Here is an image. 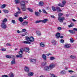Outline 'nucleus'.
I'll return each instance as SVG.
<instances>
[{
  "label": "nucleus",
  "mask_w": 77,
  "mask_h": 77,
  "mask_svg": "<svg viewBox=\"0 0 77 77\" xmlns=\"http://www.w3.org/2000/svg\"><path fill=\"white\" fill-rule=\"evenodd\" d=\"M42 58L44 60H46V59H47V57H46V55L43 54L42 55Z\"/></svg>",
  "instance_id": "obj_18"
},
{
  "label": "nucleus",
  "mask_w": 77,
  "mask_h": 77,
  "mask_svg": "<svg viewBox=\"0 0 77 77\" xmlns=\"http://www.w3.org/2000/svg\"><path fill=\"white\" fill-rule=\"evenodd\" d=\"M41 20H37L35 21V23H41Z\"/></svg>",
  "instance_id": "obj_46"
},
{
  "label": "nucleus",
  "mask_w": 77,
  "mask_h": 77,
  "mask_svg": "<svg viewBox=\"0 0 77 77\" xmlns=\"http://www.w3.org/2000/svg\"><path fill=\"white\" fill-rule=\"evenodd\" d=\"M29 50H30V49H29V48H24V49L21 48L20 49V51L18 53L19 54L21 55L23 54V52H24V51H26L27 52H28Z\"/></svg>",
  "instance_id": "obj_3"
},
{
  "label": "nucleus",
  "mask_w": 77,
  "mask_h": 77,
  "mask_svg": "<svg viewBox=\"0 0 77 77\" xmlns=\"http://www.w3.org/2000/svg\"><path fill=\"white\" fill-rule=\"evenodd\" d=\"M26 30L25 29H23L21 31V33H23V32H26Z\"/></svg>",
  "instance_id": "obj_39"
},
{
  "label": "nucleus",
  "mask_w": 77,
  "mask_h": 77,
  "mask_svg": "<svg viewBox=\"0 0 77 77\" xmlns=\"http://www.w3.org/2000/svg\"><path fill=\"white\" fill-rule=\"evenodd\" d=\"M72 21H74V22H75V21H77V20H75L74 19H72Z\"/></svg>",
  "instance_id": "obj_58"
},
{
  "label": "nucleus",
  "mask_w": 77,
  "mask_h": 77,
  "mask_svg": "<svg viewBox=\"0 0 77 77\" xmlns=\"http://www.w3.org/2000/svg\"><path fill=\"white\" fill-rule=\"evenodd\" d=\"M37 34L38 36H40L41 34V32L40 31H37Z\"/></svg>",
  "instance_id": "obj_29"
},
{
  "label": "nucleus",
  "mask_w": 77,
  "mask_h": 77,
  "mask_svg": "<svg viewBox=\"0 0 77 77\" xmlns=\"http://www.w3.org/2000/svg\"><path fill=\"white\" fill-rule=\"evenodd\" d=\"M5 7H6V5L3 4L1 7V8L2 9H3V8H5Z\"/></svg>",
  "instance_id": "obj_28"
},
{
  "label": "nucleus",
  "mask_w": 77,
  "mask_h": 77,
  "mask_svg": "<svg viewBox=\"0 0 77 77\" xmlns=\"http://www.w3.org/2000/svg\"><path fill=\"white\" fill-rule=\"evenodd\" d=\"M39 12H42V11L41 10H39Z\"/></svg>",
  "instance_id": "obj_64"
},
{
  "label": "nucleus",
  "mask_w": 77,
  "mask_h": 77,
  "mask_svg": "<svg viewBox=\"0 0 77 77\" xmlns=\"http://www.w3.org/2000/svg\"><path fill=\"white\" fill-rule=\"evenodd\" d=\"M7 46H11V44H10L9 43H8L6 45Z\"/></svg>",
  "instance_id": "obj_52"
},
{
  "label": "nucleus",
  "mask_w": 77,
  "mask_h": 77,
  "mask_svg": "<svg viewBox=\"0 0 77 77\" xmlns=\"http://www.w3.org/2000/svg\"><path fill=\"white\" fill-rule=\"evenodd\" d=\"M26 18H27V17L26 16H25L23 17V19H26Z\"/></svg>",
  "instance_id": "obj_61"
},
{
  "label": "nucleus",
  "mask_w": 77,
  "mask_h": 77,
  "mask_svg": "<svg viewBox=\"0 0 77 77\" xmlns=\"http://www.w3.org/2000/svg\"><path fill=\"white\" fill-rule=\"evenodd\" d=\"M70 41L71 43H72L74 42V40H73V39H72V38H71L70 40Z\"/></svg>",
  "instance_id": "obj_43"
},
{
  "label": "nucleus",
  "mask_w": 77,
  "mask_h": 77,
  "mask_svg": "<svg viewBox=\"0 0 77 77\" xmlns=\"http://www.w3.org/2000/svg\"><path fill=\"white\" fill-rule=\"evenodd\" d=\"M74 23H72L70 25H68L69 27H73L74 26Z\"/></svg>",
  "instance_id": "obj_25"
},
{
  "label": "nucleus",
  "mask_w": 77,
  "mask_h": 77,
  "mask_svg": "<svg viewBox=\"0 0 77 77\" xmlns=\"http://www.w3.org/2000/svg\"><path fill=\"white\" fill-rule=\"evenodd\" d=\"M60 33L58 32L56 34V38L58 39V38H60Z\"/></svg>",
  "instance_id": "obj_11"
},
{
  "label": "nucleus",
  "mask_w": 77,
  "mask_h": 77,
  "mask_svg": "<svg viewBox=\"0 0 77 77\" xmlns=\"http://www.w3.org/2000/svg\"><path fill=\"white\" fill-rule=\"evenodd\" d=\"M58 5L59 6H60V7H63V5L61 3L58 4Z\"/></svg>",
  "instance_id": "obj_40"
},
{
  "label": "nucleus",
  "mask_w": 77,
  "mask_h": 77,
  "mask_svg": "<svg viewBox=\"0 0 77 77\" xmlns=\"http://www.w3.org/2000/svg\"><path fill=\"white\" fill-rule=\"evenodd\" d=\"M1 50L3 51H6V48H3L1 49Z\"/></svg>",
  "instance_id": "obj_41"
},
{
  "label": "nucleus",
  "mask_w": 77,
  "mask_h": 77,
  "mask_svg": "<svg viewBox=\"0 0 77 77\" xmlns=\"http://www.w3.org/2000/svg\"><path fill=\"white\" fill-rule=\"evenodd\" d=\"M7 21V19L6 18H5L3 20H2V23H5Z\"/></svg>",
  "instance_id": "obj_35"
},
{
  "label": "nucleus",
  "mask_w": 77,
  "mask_h": 77,
  "mask_svg": "<svg viewBox=\"0 0 77 77\" xmlns=\"http://www.w3.org/2000/svg\"><path fill=\"white\" fill-rule=\"evenodd\" d=\"M47 56H50V55H51V54L50 53L48 54H46Z\"/></svg>",
  "instance_id": "obj_62"
},
{
  "label": "nucleus",
  "mask_w": 77,
  "mask_h": 77,
  "mask_svg": "<svg viewBox=\"0 0 77 77\" xmlns=\"http://www.w3.org/2000/svg\"><path fill=\"white\" fill-rule=\"evenodd\" d=\"M29 24V22L27 21H25L22 23V26H27Z\"/></svg>",
  "instance_id": "obj_8"
},
{
  "label": "nucleus",
  "mask_w": 77,
  "mask_h": 77,
  "mask_svg": "<svg viewBox=\"0 0 77 77\" xmlns=\"http://www.w3.org/2000/svg\"><path fill=\"white\" fill-rule=\"evenodd\" d=\"M51 17H52V18H55V17L54 16V15H51Z\"/></svg>",
  "instance_id": "obj_63"
},
{
  "label": "nucleus",
  "mask_w": 77,
  "mask_h": 77,
  "mask_svg": "<svg viewBox=\"0 0 77 77\" xmlns=\"http://www.w3.org/2000/svg\"><path fill=\"white\" fill-rule=\"evenodd\" d=\"M55 59V58L54 57H51L50 58V59L51 60H54Z\"/></svg>",
  "instance_id": "obj_34"
},
{
  "label": "nucleus",
  "mask_w": 77,
  "mask_h": 77,
  "mask_svg": "<svg viewBox=\"0 0 77 77\" xmlns=\"http://www.w3.org/2000/svg\"><path fill=\"white\" fill-rule=\"evenodd\" d=\"M73 30H75V31H76L77 32V29L76 28H73Z\"/></svg>",
  "instance_id": "obj_56"
},
{
  "label": "nucleus",
  "mask_w": 77,
  "mask_h": 77,
  "mask_svg": "<svg viewBox=\"0 0 77 77\" xmlns=\"http://www.w3.org/2000/svg\"><path fill=\"white\" fill-rule=\"evenodd\" d=\"M61 73L62 74H64L66 73V72H65V70H62L61 71Z\"/></svg>",
  "instance_id": "obj_31"
},
{
  "label": "nucleus",
  "mask_w": 77,
  "mask_h": 77,
  "mask_svg": "<svg viewBox=\"0 0 77 77\" xmlns=\"http://www.w3.org/2000/svg\"><path fill=\"white\" fill-rule=\"evenodd\" d=\"M21 32L20 31L18 30L17 31V32L18 33H21Z\"/></svg>",
  "instance_id": "obj_55"
},
{
  "label": "nucleus",
  "mask_w": 77,
  "mask_h": 77,
  "mask_svg": "<svg viewBox=\"0 0 77 77\" xmlns=\"http://www.w3.org/2000/svg\"><path fill=\"white\" fill-rule=\"evenodd\" d=\"M52 9L54 11H56V10H57V7H55L52 6Z\"/></svg>",
  "instance_id": "obj_16"
},
{
  "label": "nucleus",
  "mask_w": 77,
  "mask_h": 77,
  "mask_svg": "<svg viewBox=\"0 0 77 77\" xmlns=\"http://www.w3.org/2000/svg\"><path fill=\"white\" fill-rule=\"evenodd\" d=\"M68 32H69L70 33H71L72 34L75 33V32H74V31L70 29L68 30Z\"/></svg>",
  "instance_id": "obj_22"
},
{
  "label": "nucleus",
  "mask_w": 77,
  "mask_h": 77,
  "mask_svg": "<svg viewBox=\"0 0 77 77\" xmlns=\"http://www.w3.org/2000/svg\"><path fill=\"white\" fill-rule=\"evenodd\" d=\"M3 11L6 14H8V12H9V11L6 10H4Z\"/></svg>",
  "instance_id": "obj_32"
},
{
  "label": "nucleus",
  "mask_w": 77,
  "mask_h": 77,
  "mask_svg": "<svg viewBox=\"0 0 77 77\" xmlns=\"http://www.w3.org/2000/svg\"><path fill=\"white\" fill-rule=\"evenodd\" d=\"M51 77H57V76L54 75V74H52L51 75Z\"/></svg>",
  "instance_id": "obj_48"
},
{
  "label": "nucleus",
  "mask_w": 77,
  "mask_h": 77,
  "mask_svg": "<svg viewBox=\"0 0 77 77\" xmlns=\"http://www.w3.org/2000/svg\"><path fill=\"white\" fill-rule=\"evenodd\" d=\"M64 19H65V18L64 17H59L58 18V20H59L60 23H62V22L63 21V20H64Z\"/></svg>",
  "instance_id": "obj_6"
},
{
  "label": "nucleus",
  "mask_w": 77,
  "mask_h": 77,
  "mask_svg": "<svg viewBox=\"0 0 77 77\" xmlns=\"http://www.w3.org/2000/svg\"><path fill=\"white\" fill-rule=\"evenodd\" d=\"M15 3L16 4H18L20 3V1L19 0H15Z\"/></svg>",
  "instance_id": "obj_23"
},
{
  "label": "nucleus",
  "mask_w": 77,
  "mask_h": 77,
  "mask_svg": "<svg viewBox=\"0 0 77 77\" xmlns=\"http://www.w3.org/2000/svg\"><path fill=\"white\" fill-rule=\"evenodd\" d=\"M11 22L12 23H13V24H15V21L14 20H12Z\"/></svg>",
  "instance_id": "obj_51"
},
{
  "label": "nucleus",
  "mask_w": 77,
  "mask_h": 77,
  "mask_svg": "<svg viewBox=\"0 0 77 77\" xmlns=\"http://www.w3.org/2000/svg\"><path fill=\"white\" fill-rule=\"evenodd\" d=\"M2 77H9L8 75H4L2 76Z\"/></svg>",
  "instance_id": "obj_53"
},
{
  "label": "nucleus",
  "mask_w": 77,
  "mask_h": 77,
  "mask_svg": "<svg viewBox=\"0 0 77 77\" xmlns=\"http://www.w3.org/2000/svg\"><path fill=\"white\" fill-rule=\"evenodd\" d=\"M68 71L69 72H74V71L72 70H69Z\"/></svg>",
  "instance_id": "obj_60"
},
{
  "label": "nucleus",
  "mask_w": 77,
  "mask_h": 77,
  "mask_svg": "<svg viewBox=\"0 0 77 77\" xmlns=\"http://www.w3.org/2000/svg\"><path fill=\"white\" fill-rule=\"evenodd\" d=\"M17 8L18 11H21V9H20V8H19V7H17Z\"/></svg>",
  "instance_id": "obj_59"
},
{
  "label": "nucleus",
  "mask_w": 77,
  "mask_h": 77,
  "mask_svg": "<svg viewBox=\"0 0 77 77\" xmlns=\"http://www.w3.org/2000/svg\"><path fill=\"white\" fill-rule=\"evenodd\" d=\"M42 11L43 13H44V14H47V12L46 11H45V10L44 9H43Z\"/></svg>",
  "instance_id": "obj_47"
},
{
  "label": "nucleus",
  "mask_w": 77,
  "mask_h": 77,
  "mask_svg": "<svg viewBox=\"0 0 77 77\" xmlns=\"http://www.w3.org/2000/svg\"><path fill=\"white\" fill-rule=\"evenodd\" d=\"M16 57H20V58H21V57H23L22 55H17Z\"/></svg>",
  "instance_id": "obj_45"
},
{
  "label": "nucleus",
  "mask_w": 77,
  "mask_h": 77,
  "mask_svg": "<svg viewBox=\"0 0 77 77\" xmlns=\"http://www.w3.org/2000/svg\"><path fill=\"white\" fill-rule=\"evenodd\" d=\"M16 13L18 14H21L22 12L21 11H20L17 12Z\"/></svg>",
  "instance_id": "obj_54"
},
{
  "label": "nucleus",
  "mask_w": 77,
  "mask_h": 77,
  "mask_svg": "<svg viewBox=\"0 0 77 77\" xmlns=\"http://www.w3.org/2000/svg\"><path fill=\"white\" fill-rule=\"evenodd\" d=\"M24 70L25 72H29L30 71V68L29 67L27 66H25Z\"/></svg>",
  "instance_id": "obj_4"
},
{
  "label": "nucleus",
  "mask_w": 77,
  "mask_h": 77,
  "mask_svg": "<svg viewBox=\"0 0 77 77\" xmlns=\"http://www.w3.org/2000/svg\"><path fill=\"white\" fill-rule=\"evenodd\" d=\"M34 73L33 72H31L29 73L28 74V76H29V77H31L32 76H33V74Z\"/></svg>",
  "instance_id": "obj_14"
},
{
  "label": "nucleus",
  "mask_w": 77,
  "mask_h": 77,
  "mask_svg": "<svg viewBox=\"0 0 77 77\" xmlns=\"http://www.w3.org/2000/svg\"><path fill=\"white\" fill-rule=\"evenodd\" d=\"M52 44L53 45H54L56 44V42L54 40H53L51 42Z\"/></svg>",
  "instance_id": "obj_26"
},
{
  "label": "nucleus",
  "mask_w": 77,
  "mask_h": 77,
  "mask_svg": "<svg viewBox=\"0 0 77 77\" xmlns=\"http://www.w3.org/2000/svg\"><path fill=\"white\" fill-rule=\"evenodd\" d=\"M11 65H14L15 64V60L14 58H13L11 62Z\"/></svg>",
  "instance_id": "obj_12"
},
{
  "label": "nucleus",
  "mask_w": 77,
  "mask_h": 77,
  "mask_svg": "<svg viewBox=\"0 0 77 77\" xmlns=\"http://www.w3.org/2000/svg\"><path fill=\"white\" fill-rule=\"evenodd\" d=\"M63 15V13H60L58 14V17H61V16H62V15Z\"/></svg>",
  "instance_id": "obj_44"
},
{
  "label": "nucleus",
  "mask_w": 77,
  "mask_h": 77,
  "mask_svg": "<svg viewBox=\"0 0 77 77\" xmlns=\"http://www.w3.org/2000/svg\"><path fill=\"white\" fill-rule=\"evenodd\" d=\"M28 3V1H21L20 2L21 8L23 11H26L27 9L26 6L25 5Z\"/></svg>",
  "instance_id": "obj_1"
},
{
  "label": "nucleus",
  "mask_w": 77,
  "mask_h": 77,
  "mask_svg": "<svg viewBox=\"0 0 77 77\" xmlns=\"http://www.w3.org/2000/svg\"><path fill=\"white\" fill-rule=\"evenodd\" d=\"M70 57L71 59H75V58H76V56L74 55H72L70 56Z\"/></svg>",
  "instance_id": "obj_17"
},
{
  "label": "nucleus",
  "mask_w": 77,
  "mask_h": 77,
  "mask_svg": "<svg viewBox=\"0 0 77 77\" xmlns=\"http://www.w3.org/2000/svg\"><path fill=\"white\" fill-rule=\"evenodd\" d=\"M46 65V62H43L42 64V66H45V65Z\"/></svg>",
  "instance_id": "obj_38"
},
{
  "label": "nucleus",
  "mask_w": 77,
  "mask_h": 77,
  "mask_svg": "<svg viewBox=\"0 0 77 77\" xmlns=\"http://www.w3.org/2000/svg\"><path fill=\"white\" fill-rule=\"evenodd\" d=\"M57 10H58V11L60 12L62 11V10H61L60 8V7H57Z\"/></svg>",
  "instance_id": "obj_37"
},
{
  "label": "nucleus",
  "mask_w": 77,
  "mask_h": 77,
  "mask_svg": "<svg viewBox=\"0 0 77 77\" xmlns=\"http://www.w3.org/2000/svg\"><path fill=\"white\" fill-rule=\"evenodd\" d=\"M14 16L15 17H18V14L16 13L14 14Z\"/></svg>",
  "instance_id": "obj_42"
},
{
  "label": "nucleus",
  "mask_w": 77,
  "mask_h": 77,
  "mask_svg": "<svg viewBox=\"0 0 77 77\" xmlns=\"http://www.w3.org/2000/svg\"><path fill=\"white\" fill-rule=\"evenodd\" d=\"M30 62H32L33 64H35L36 63V60L35 59H31L30 60Z\"/></svg>",
  "instance_id": "obj_10"
},
{
  "label": "nucleus",
  "mask_w": 77,
  "mask_h": 77,
  "mask_svg": "<svg viewBox=\"0 0 77 77\" xmlns=\"http://www.w3.org/2000/svg\"><path fill=\"white\" fill-rule=\"evenodd\" d=\"M6 57L7 58H9V59H11V57L9 55L6 56Z\"/></svg>",
  "instance_id": "obj_49"
},
{
  "label": "nucleus",
  "mask_w": 77,
  "mask_h": 77,
  "mask_svg": "<svg viewBox=\"0 0 77 77\" xmlns=\"http://www.w3.org/2000/svg\"><path fill=\"white\" fill-rule=\"evenodd\" d=\"M40 46L41 47H44L45 46V45H44V44L43 43H41L40 44Z\"/></svg>",
  "instance_id": "obj_30"
},
{
  "label": "nucleus",
  "mask_w": 77,
  "mask_h": 77,
  "mask_svg": "<svg viewBox=\"0 0 77 77\" xmlns=\"http://www.w3.org/2000/svg\"><path fill=\"white\" fill-rule=\"evenodd\" d=\"M19 21H20V22H23V21H24V19L23 18H22V17H19Z\"/></svg>",
  "instance_id": "obj_21"
},
{
  "label": "nucleus",
  "mask_w": 77,
  "mask_h": 77,
  "mask_svg": "<svg viewBox=\"0 0 77 77\" xmlns=\"http://www.w3.org/2000/svg\"><path fill=\"white\" fill-rule=\"evenodd\" d=\"M9 75H10V77H14V74L12 73H11L10 74H9Z\"/></svg>",
  "instance_id": "obj_36"
},
{
  "label": "nucleus",
  "mask_w": 77,
  "mask_h": 77,
  "mask_svg": "<svg viewBox=\"0 0 77 77\" xmlns=\"http://www.w3.org/2000/svg\"><path fill=\"white\" fill-rule=\"evenodd\" d=\"M44 69L45 71H50V70H51V69H50V66H45L44 68Z\"/></svg>",
  "instance_id": "obj_9"
},
{
  "label": "nucleus",
  "mask_w": 77,
  "mask_h": 77,
  "mask_svg": "<svg viewBox=\"0 0 77 77\" xmlns=\"http://www.w3.org/2000/svg\"><path fill=\"white\" fill-rule=\"evenodd\" d=\"M70 47H71V45L66 44L64 45V47L66 48H69Z\"/></svg>",
  "instance_id": "obj_13"
},
{
  "label": "nucleus",
  "mask_w": 77,
  "mask_h": 77,
  "mask_svg": "<svg viewBox=\"0 0 77 77\" xmlns=\"http://www.w3.org/2000/svg\"><path fill=\"white\" fill-rule=\"evenodd\" d=\"M27 10L29 11V12H33V10L31 8H28L27 9Z\"/></svg>",
  "instance_id": "obj_33"
},
{
  "label": "nucleus",
  "mask_w": 77,
  "mask_h": 77,
  "mask_svg": "<svg viewBox=\"0 0 77 77\" xmlns=\"http://www.w3.org/2000/svg\"><path fill=\"white\" fill-rule=\"evenodd\" d=\"M1 27L2 29H5L7 28L6 25L4 23H1Z\"/></svg>",
  "instance_id": "obj_5"
},
{
  "label": "nucleus",
  "mask_w": 77,
  "mask_h": 77,
  "mask_svg": "<svg viewBox=\"0 0 77 77\" xmlns=\"http://www.w3.org/2000/svg\"><path fill=\"white\" fill-rule=\"evenodd\" d=\"M26 40H27L26 41H24L23 42L24 44H30L31 43L29 42V41H30L31 42H33V41H34V38L33 37H30V38L29 37H26Z\"/></svg>",
  "instance_id": "obj_2"
},
{
  "label": "nucleus",
  "mask_w": 77,
  "mask_h": 77,
  "mask_svg": "<svg viewBox=\"0 0 77 77\" xmlns=\"http://www.w3.org/2000/svg\"><path fill=\"white\" fill-rule=\"evenodd\" d=\"M39 6H42L44 5V2H40L39 3Z\"/></svg>",
  "instance_id": "obj_20"
},
{
  "label": "nucleus",
  "mask_w": 77,
  "mask_h": 77,
  "mask_svg": "<svg viewBox=\"0 0 77 77\" xmlns=\"http://www.w3.org/2000/svg\"><path fill=\"white\" fill-rule=\"evenodd\" d=\"M66 4V1L65 0H63L62 1V5H63L64 7L65 5V4Z\"/></svg>",
  "instance_id": "obj_19"
},
{
  "label": "nucleus",
  "mask_w": 77,
  "mask_h": 77,
  "mask_svg": "<svg viewBox=\"0 0 77 77\" xmlns=\"http://www.w3.org/2000/svg\"><path fill=\"white\" fill-rule=\"evenodd\" d=\"M48 20L47 19H45L43 20H41V22H42L43 23H45Z\"/></svg>",
  "instance_id": "obj_24"
},
{
  "label": "nucleus",
  "mask_w": 77,
  "mask_h": 77,
  "mask_svg": "<svg viewBox=\"0 0 77 77\" xmlns=\"http://www.w3.org/2000/svg\"><path fill=\"white\" fill-rule=\"evenodd\" d=\"M60 42H61V43H63V42H64V40H63V39H61L60 40Z\"/></svg>",
  "instance_id": "obj_50"
},
{
  "label": "nucleus",
  "mask_w": 77,
  "mask_h": 77,
  "mask_svg": "<svg viewBox=\"0 0 77 77\" xmlns=\"http://www.w3.org/2000/svg\"><path fill=\"white\" fill-rule=\"evenodd\" d=\"M40 14H41L40 13H39V12H38L37 11H35V15L36 16H39Z\"/></svg>",
  "instance_id": "obj_15"
},
{
  "label": "nucleus",
  "mask_w": 77,
  "mask_h": 77,
  "mask_svg": "<svg viewBox=\"0 0 77 77\" xmlns=\"http://www.w3.org/2000/svg\"><path fill=\"white\" fill-rule=\"evenodd\" d=\"M57 29L58 30H61V29H62V28H61V27H58L57 28Z\"/></svg>",
  "instance_id": "obj_57"
},
{
  "label": "nucleus",
  "mask_w": 77,
  "mask_h": 77,
  "mask_svg": "<svg viewBox=\"0 0 77 77\" xmlns=\"http://www.w3.org/2000/svg\"><path fill=\"white\" fill-rule=\"evenodd\" d=\"M49 67L51 69L55 67V64L54 63H51L49 65Z\"/></svg>",
  "instance_id": "obj_7"
},
{
  "label": "nucleus",
  "mask_w": 77,
  "mask_h": 77,
  "mask_svg": "<svg viewBox=\"0 0 77 77\" xmlns=\"http://www.w3.org/2000/svg\"><path fill=\"white\" fill-rule=\"evenodd\" d=\"M27 32H25V33L21 34V36H25V35H27Z\"/></svg>",
  "instance_id": "obj_27"
}]
</instances>
